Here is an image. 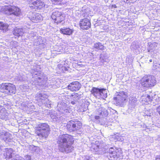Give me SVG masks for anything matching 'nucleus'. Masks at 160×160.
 <instances>
[{
    "label": "nucleus",
    "mask_w": 160,
    "mask_h": 160,
    "mask_svg": "<svg viewBox=\"0 0 160 160\" xmlns=\"http://www.w3.org/2000/svg\"><path fill=\"white\" fill-rule=\"evenodd\" d=\"M74 139L71 135L68 134L60 135L57 140L58 149L62 152L66 153L71 152L73 150V147L72 146Z\"/></svg>",
    "instance_id": "1"
},
{
    "label": "nucleus",
    "mask_w": 160,
    "mask_h": 160,
    "mask_svg": "<svg viewBox=\"0 0 160 160\" xmlns=\"http://www.w3.org/2000/svg\"><path fill=\"white\" fill-rule=\"evenodd\" d=\"M50 131L48 125L46 123H41L38 125L35 130L36 133L38 136L45 138H47Z\"/></svg>",
    "instance_id": "2"
},
{
    "label": "nucleus",
    "mask_w": 160,
    "mask_h": 160,
    "mask_svg": "<svg viewBox=\"0 0 160 160\" xmlns=\"http://www.w3.org/2000/svg\"><path fill=\"white\" fill-rule=\"evenodd\" d=\"M156 81L153 76H145L141 79L140 83L142 86L146 88H150L156 84Z\"/></svg>",
    "instance_id": "3"
},
{
    "label": "nucleus",
    "mask_w": 160,
    "mask_h": 160,
    "mask_svg": "<svg viewBox=\"0 0 160 160\" xmlns=\"http://www.w3.org/2000/svg\"><path fill=\"white\" fill-rule=\"evenodd\" d=\"M0 88L2 92L8 94H15L16 91L15 85L11 83H2Z\"/></svg>",
    "instance_id": "4"
},
{
    "label": "nucleus",
    "mask_w": 160,
    "mask_h": 160,
    "mask_svg": "<svg viewBox=\"0 0 160 160\" xmlns=\"http://www.w3.org/2000/svg\"><path fill=\"white\" fill-rule=\"evenodd\" d=\"M128 94L127 93L124 92H119L116 97H114V99L119 105L128 101Z\"/></svg>",
    "instance_id": "5"
},
{
    "label": "nucleus",
    "mask_w": 160,
    "mask_h": 160,
    "mask_svg": "<svg viewBox=\"0 0 160 160\" xmlns=\"http://www.w3.org/2000/svg\"><path fill=\"white\" fill-rule=\"evenodd\" d=\"M45 6L44 2L41 0H31L29 1V6L32 8L40 10L43 9Z\"/></svg>",
    "instance_id": "6"
},
{
    "label": "nucleus",
    "mask_w": 160,
    "mask_h": 160,
    "mask_svg": "<svg viewBox=\"0 0 160 160\" xmlns=\"http://www.w3.org/2000/svg\"><path fill=\"white\" fill-rule=\"evenodd\" d=\"M51 18L55 23H58L64 20V15L61 12L56 11L52 13Z\"/></svg>",
    "instance_id": "7"
},
{
    "label": "nucleus",
    "mask_w": 160,
    "mask_h": 160,
    "mask_svg": "<svg viewBox=\"0 0 160 160\" xmlns=\"http://www.w3.org/2000/svg\"><path fill=\"white\" fill-rule=\"evenodd\" d=\"M109 155L110 158H113L117 159L121 154V150L119 148L111 147L108 151Z\"/></svg>",
    "instance_id": "8"
},
{
    "label": "nucleus",
    "mask_w": 160,
    "mask_h": 160,
    "mask_svg": "<svg viewBox=\"0 0 160 160\" xmlns=\"http://www.w3.org/2000/svg\"><path fill=\"white\" fill-rule=\"evenodd\" d=\"M29 18L33 22L37 23L42 20V18L39 13L35 12H30Z\"/></svg>",
    "instance_id": "9"
},
{
    "label": "nucleus",
    "mask_w": 160,
    "mask_h": 160,
    "mask_svg": "<svg viewBox=\"0 0 160 160\" xmlns=\"http://www.w3.org/2000/svg\"><path fill=\"white\" fill-rule=\"evenodd\" d=\"M104 144L101 142L97 143L92 145L91 148L92 151L94 152L95 154H100L102 148L104 146Z\"/></svg>",
    "instance_id": "10"
},
{
    "label": "nucleus",
    "mask_w": 160,
    "mask_h": 160,
    "mask_svg": "<svg viewBox=\"0 0 160 160\" xmlns=\"http://www.w3.org/2000/svg\"><path fill=\"white\" fill-rule=\"evenodd\" d=\"M30 29L24 28H16L13 31V34L18 37L21 36L24 33H29L30 32Z\"/></svg>",
    "instance_id": "11"
},
{
    "label": "nucleus",
    "mask_w": 160,
    "mask_h": 160,
    "mask_svg": "<svg viewBox=\"0 0 160 160\" xmlns=\"http://www.w3.org/2000/svg\"><path fill=\"white\" fill-rule=\"evenodd\" d=\"M79 25L82 29H88L90 27L91 23L89 19L85 18L81 20Z\"/></svg>",
    "instance_id": "12"
},
{
    "label": "nucleus",
    "mask_w": 160,
    "mask_h": 160,
    "mask_svg": "<svg viewBox=\"0 0 160 160\" xmlns=\"http://www.w3.org/2000/svg\"><path fill=\"white\" fill-rule=\"evenodd\" d=\"M5 9L8 10V11L10 14H13L15 16H18L21 13L20 9L15 6H11L10 7L7 6L5 7Z\"/></svg>",
    "instance_id": "13"
},
{
    "label": "nucleus",
    "mask_w": 160,
    "mask_h": 160,
    "mask_svg": "<svg viewBox=\"0 0 160 160\" xmlns=\"http://www.w3.org/2000/svg\"><path fill=\"white\" fill-rule=\"evenodd\" d=\"M13 152L12 148H10L6 149L4 155L7 160H12L14 158H15V154Z\"/></svg>",
    "instance_id": "14"
},
{
    "label": "nucleus",
    "mask_w": 160,
    "mask_h": 160,
    "mask_svg": "<svg viewBox=\"0 0 160 160\" xmlns=\"http://www.w3.org/2000/svg\"><path fill=\"white\" fill-rule=\"evenodd\" d=\"M69 89L72 91L78 90L81 87V84L78 82H74L71 83L68 86Z\"/></svg>",
    "instance_id": "15"
},
{
    "label": "nucleus",
    "mask_w": 160,
    "mask_h": 160,
    "mask_svg": "<svg viewBox=\"0 0 160 160\" xmlns=\"http://www.w3.org/2000/svg\"><path fill=\"white\" fill-rule=\"evenodd\" d=\"M152 98L148 94H145L142 95L141 98L142 103L143 104H151V101L152 100Z\"/></svg>",
    "instance_id": "16"
},
{
    "label": "nucleus",
    "mask_w": 160,
    "mask_h": 160,
    "mask_svg": "<svg viewBox=\"0 0 160 160\" xmlns=\"http://www.w3.org/2000/svg\"><path fill=\"white\" fill-rule=\"evenodd\" d=\"M11 135L8 132H0V139L6 142H11V139L10 138Z\"/></svg>",
    "instance_id": "17"
},
{
    "label": "nucleus",
    "mask_w": 160,
    "mask_h": 160,
    "mask_svg": "<svg viewBox=\"0 0 160 160\" xmlns=\"http://www.w3.org/2000/svg\"><path fill=\"white\" fill-rule=\"evenodd\" d=\"M97 114L102 117L105 118L108 115L107 110L103 107H101L98 109Z\"/></svg>",
    "instance_id": "18"
},
{
    "label": "nucleus",
    "mask_w": 160,
    "mask_h": 160,
    "mask_svg": "<svg viewBox=\"0 0 160 160\" xmlns=\"http://www.w3.org/2000/svg\"><path fill=\"white\" fill-rule=\"evenodd\" d=\"M8 113L5 108H0V118L6 119L8 118Z\"/></svg>",
    "instance_id": "19"
},
{
    "label": "nucleus",
    "mask_w": 160,
    "mask_h": 160,
    "mask_svg": "<svg viewBox=\"0 0 160 160\" xmlns=\"http://www.w3.org/2000/svg\"><path fill=\"white\" fill-rule=\"evenodd\" d=\"M60 31V32L63 34L70 35L72 34L73 30L69 28H64L61 29Z\"/></svg>",
    "instance_id": "20"
},
{
    "label": "nucleus",
    "mask_w": 160,
    "mask_h": 160,
    "mask_svg": "<svg viewBox=\"0 0 160 160\" xmlns=\"http://www.w3.org/2000/svg\"><path fill=\"white\" fill-rule=\"evenodd\" d=\"M100 89L93 88L91 90V92L92 94L97 98H100Z\"/></svg>",
    "instance_id": "21"
},
{
    "label": "nucleus",
    "mask_w": 160,
    "mask_h": 160,
    "mask_svg": "<svg viewBox=\"0 0 160 160\" xmlns=\"http://www.w3.org/2000/svg\"><path fill=\"white\" fill-rule=\"evenodd\" d=\"M129 108H133L137 104V99L133 98H130L129 101Z\"/></svg>",
    "instance_id": "22"
},
{
    "label": "nucleus",
    "mask_w": 160,
    "mask_h": 160,
    "mask_svg": "<svg viewBox=\"0 0 160 160\" xmlns=\"http://www.w3.org/2000/svg\"><path fill=\"white\" fill-rule=\"evenodd\" d=\"M74 122L70 121L68 122L67 127L68 130L70 132L75 131L76 129L74 128Z\"/></svg>",
    "instance_id": "23"
},
{
    "label": "nucleus",
    "mask_w": 160,
    "mask_h": 160,
    "mask_svg": "<svg viewBox=\"0 0 160 160\" xmlns=\"http://www.w3.org/2000/svg\"><path fill=\"white\" fill-rule=\"evenodd\" d=\"M41 73L39 72L34 71V72H33L32 73V76L33 78L34 77L35 78L37 77L36 78L37 80L38 81V80H42L43 79L42 77L41 76Z\"/></svg>",
    "instance_id": "24"
},
{
    "label": "nucleus",
    "mask_w": 160,
    "mask_h": 160,
    "mask_svg": "<svg viewBox=\"0 0 160 160\" xmlns=\"http://www.w3.org/2000/svg\"><path fill=\"white\" fill-rule=\"evenodd\" d=\"M100 98L104 99L107 97V91L106 89L102 88L100 89Z\"/></svg>",
    "instance_id": "25"
},
{
    "label": "nucleus",
    "mask_w": 160,
    "mask_h": 160,
    "mask_svg": "<svg viewBox=\"0 0 160 160\" xmlns=\"http://www.w3.org/2000/svg\"><path fill=\"white\" fill-rule=\"evenodd\" d=\"M8 25L6 23L0 22V29L2 30L3 32H6L8 29Z\"/></svg>",
    "instance_id": "26"
},
{
    "label": "nucleus",
    "mask_w": 160,
    "mask_h": 160,
    "mask_svg": "<svg viewBox=\"0 0 160 160\" xmlns=\"http://www.w3.org/2000/svg\"><path fill=\"white\" fill-rule=\"evenodd\" d=\"M94 47L98 50H104V46L100 42H97L94 44Z\"/></svg>",
    "instance_id": "27"
},
{
    "label": "nucleus",
    "mask_w": 160,
    "mask_h": 160,
    "mask_svg": "<svg viewBox=\"0 0 160 160\" xmlns=\"http://www.w3.org/2000/svg\"><path fill=\"white\" fill-rule=\"evenodd\" d=\"M36 95L40 99L42 100L44 99V101H45V99H47V96L43 92H40L39 93H38L36 94Z\"/></svg>",
    "instance_id": "28"
},
{
    "label": "nucleus",
    "mask_w": 160,
    "mask_h": 160,
    "mask_svg": "<svg viewBox=\"0 0 160 160\" xmlns=\"http://www.w3.org/2000/svg\"><path fill=\"white\" fill-rule=\"evenodd\" d=\"M82 124L80 122H75L74 123V128L76 129L75 131L80 130L82 128Z\"/></svg>",
    "instance_id": "29"
},
{
    "label": "nucleus",
    "mask_w": 160,
    "mask_h": 160,
    "mask_svg": "<svg viewBox=\"0 0 160 160\" xmlns=\"http://www.w3.org/2000/svg\"><path fill=\"white\" fill-rule=\"evenodd\" d=\"M152 112L153 110L152 109H150L148 110L145 108L144 112V115L147 116H150L152 113Z\"/></svg>",
    "instance_id": "30"
},
{
    "label": "nucleus",
    "mask_w": 160,
    "mask_h": 160,
    "mask_svg": "<svg viewBox=\"0 0 160 160\" xmlns=\"http://www.w3.org/2000/svg\"><path fill=\"white\" fill-rule=\"evenodd\" d=\"M158 43L155 42H153L149 45V48L148 49V52H149L150 50H153L155 47H157Z\"/></svg>",
    "instance_id": "31"
},
{
    "label": "nucleus",
    "mask_w": 160,
    "mask_h": 160,
    "mask_svg": "<svg viewBox=\"0 0 160 160\" xmlns=\"http://www.w3.org/2000/svg\"><path fill=\"white\" fill-rule=\"evenodd\" d=\"M60 111L62 113H66L69 112V110L67 107H62L60 109Z\"/></svg>",
    "instance_id": "32"
},
{
    "label": "nucleus",
    "mask_w": 160,
    "mask_h": 160,
    "mask_svg": "<svg viewBox=\"0 0 160 160\" xmlns=\"http://www.w3.org/2000/svg\"><path fill=\"white\" fill-rule=\"evenodd\" d=\"M45 102L44 103L46 104V106L48 107H51V101H50L48 99H45Z\"/></svg>",
    "instance_id": "33"
},
{
    "label": "nucleus",
    "mask_w": 160,
    "mask_h": 160,
    "mask_svg": "<svg viewBox=\"0 0 160 160\" xmlns=\"http://www.w3.org/2000/svg\"><path fill=\"white\" fill-rule=\"evenodd\" d=\"M36 34L37 33L36 32H34L33 31H31L30 33H29L28 37L30 38L35 37V38H34V39H36L37 38V37H36Z\"/></svg>",
    "instance_id": "34"
},
{
    "label": "nucleus",
    "mask_w": 160,
    "mask_h": 160,
    "mask_svg": "<svg viewBox=\"0 0 160 160\" xmlns=\"http://www.w3.org/2000/svg\"><path fill=\"white\" fill-rule=\"evenodd\" d=\"M122 2L127 4H131L135 2L136 0H121Z\"/></svg>",
    "instance_id": "35"
},
{
    "label": "nucleus",
    "mask_w": 160,
    "mask_h": 160,
    "mask_svg": "<svg viewBox=\"0 0 160 160\" xmlns=\"http://www.w3.org/2000/svg\"><path fill=\"white\" fill-rule=\"evenodd\" d=\"M12 160H24V159L22 157L18 155H15V158H14Z\"/></svg>",
    "instance_id": "36"
},
{
    "label": "nucleus",
    "mask_w": 160,
    "mask_h": 160,
    "mask_svg": "<svg viewBox=\"0 0 160 160\" xmlns=\"http://www.w3.org/2000/svg\"><path fill=\"white\" fill-rule=\"evenodd\" d=\"M37 148V147L34 146L33 145H30L29 147V150L32 151H34Z\"/></svg>",
    "instance_id": "37"
},
{
    "label": "nucleus",
    "mask_w": 160,
    "mask_h": 160,
    "mask_svg": "<svg viewBox=\"0 0 160 160\" xmlns=\"http://www.w3.org/2000/svg\"><path fill=\"white\" fill-rule=\"evenodd\" d=\"M52 2L55 4H58V2H61L62 0H51Z\"/></svg>",
    "instance_id": "38"
},
{
    "label": "nucleus",
    "mask_w": 160,
    "mask_h": 160,
    "mask_svg": "<svg viewBox=\"0 0 160 160\" xmlns=\"http://www.w3.org/2000/svg\"><path fill=\"white\" fill-rule=\"evenodd\" d=\"M51 118L53 119V121H57L58 120V118L54 116H51Z\"/></svg>",
    "instance_id": "39"
},
{
    "label": "nucleus",
    "mask_w": 160,
    "mask_h": 160,
    "mask_svg": "<svg viewBox=\"0 0 160 160\" xmlns=\"http://www.w3.org/2000/svg\"><path fill=\"white\" fill-rule=\"evenodd\" d=\"M25 158L27 160H31V157L28 155H26L25 156Z\"/></svg>",
    "instance_id": "40"
},
{
    "label": "nucleus",
    "mask_w": 160,
    "mask_h": 160,
    "mask_svg": "<svg viewBox=\"0 0 160 160\" xmlns=\"http://www.w3.org/2000/svg\"><path fill=\"white\" fill-rule=\"evenodd\" d=\"M18 79L20 81H23L25 80V78H24V77H22L21 76H19L18 77Z\"/></svg>",
    "instance_id": "41"
},
{
    "label": "nucleus",
    "mask_w": 160,
    "mask_h": 160,
    "mask_svg": "<svg viewBox=\"0 0 160 160\" xmlns=\"http://www.w3.org/2000/svg\"><path fill=\"white\" fill-rule=\"evenodd\" d=\"M156 102L157 104H160V97H158L156 99Z\"/></svg>",
    "instance_id": "42"
},
{
    "label": "nucleus",
    "mask_w": 160,
    "mask_h": 160,
    "mask_svg": "<svg viewBox=\"0 0 160 160\" xmlns=\"http://www.w3.org/2000/svg\"><path fill=\"white\" fill-rule=\"evenodd\" d=\"M155 126L158 128H160V122L156 123Z\"/></svg>",
    "instance_id": "43"
},
{
    "label": "nucleus",
    "mask_w": 160,
    "mask_h": 160,
    "mask_svg": "<svg viewBox=\"0 0 160 160\" xmlns=\"http://www.w3.org/2000/svg\"><path fill=\"white\" fill-rule=\"evenodd\" d=\"M90 159V157L88 156H85L84 160H89Z\"/></svg>",
    "instance_id": "44"
},
{
    "label": "nucleus",
    "mask_w": 160,
    "mask_h": 160,
    "mask_svg": "<svg viewBox=\"0 0 160 160\" xmlns=\"http://www.w3.org/2000/svg\"><path fill=\"white\" fill-rule=\"evenodd\" d=\"M157 111L160 115V106L157 108Z\"/></svg>",
    "instance_id": "45"
},
{
    "label": "nucleus",
    "mask_w": 160,
    "mask_h": 160,
    "mask_svg": "<svg viewBox=\"0 0 160 160\" xmlns=\"http://www.w3.org/2000/svg\"><path fill=\"white\" fill-rule=\"evenodd\" d=\"M155 160H160V156H157Z\"/></svg>",
    "instance_id": "46"
},
{
    "label": "nucleus",
    "mask_w": 160,
    "mask_h": 160,
    "mask_svg": "<svg viewBox=\"0 0 160 160\" xmlns=\"http://www.w3.org/2000/svg\"><path fill=\"white\" fill-rule=\"evenodd\" d=\"M100 116H96L95 117V118L96 119H98L99 118Z\"/></svg>",
    "instance_id": "47"
},
{
    "label": "nucleus",
    "mask_w": 160,
    "mask_h": 160,
    "mask_svg": "<svg viewBox=\"0 0 160 160\" xmlns=\"http://www.w3.org/2000/svg\"><path fill=\"white\" fill-rule=\"evenodd\" d=\"M112 8H117V6L115 5H112Z\"/></svg>",
    "instance_id": "48"
},
{
    "label": "nucleus",
    "mask_w": 160,
    "mask_h": 160,
    "mask_svg": "<svg viewBox=\"0 0 160 160\" xmlns=\"http://www.w3.org/2000/svg\"><path fill=\"white\" fill-rule=\"evenodd\" d=\"M123 140H124L123 138H120V139H118V140L121 141H122Z\"/></svg>",
    "instance_id": "49"
},
{
    "label": "nucleus",
    "mask_w": 160,
    "mask_h": 160,
    "mask_svg": "<svg viewBox=\"0 0 160 160\" xmlns=\"http://www.w3.org/2000/svg\"><path fill=\"white\" fill-rule=\"evenodd\" d=\"M149 61H150V62H152V59H150L149 60Z\"/></svg>",
    "instance_id": "50"
},
{
    "label": "nucleus",
    "mask_w": 160,
    "mask_h": 160,
    "mask_svg": "<svg viewBox=\"0 0 160 160\" xmlns=\"http://www.w3.org/2000/svg\"><path fill=\"white\" fill-rule=\"evenodd\" d=\"M71 103L72 104H74V102H72Z\"/></svg>",
    "instance_id": "51"
},
{
    "label": "nucleus",
    "mask_w": 160,
    "mask_h": 160,
    "mask_svg": "<svg viewBox=\"0 0 160 160\" xmlns=\"http://www.w3.org/2000/svg\"><path fill=\"white\" fill-rule=\"evenodd\" d=\"M158 138V139H159V140H160V136L159 137V138Z\"/></svg>",
    "instance_id": "52"
}]
</instances>
